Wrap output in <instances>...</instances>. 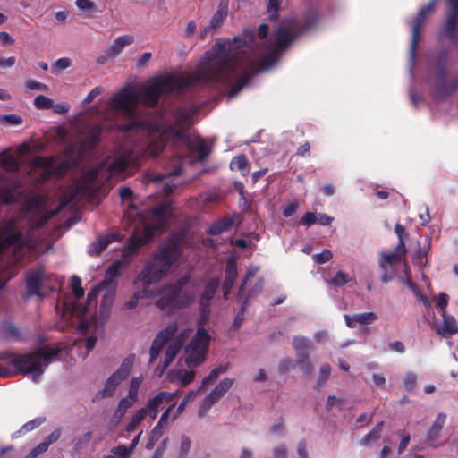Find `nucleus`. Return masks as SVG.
I'll return each mask as SVG.
<instances>
[{
    "label": "nucleus",
    "instance_id": "nucleus-1",
    "mask_svg": "<svg viewBox=\"0 0 458 458\" xmlns=\"http://www.w3.org/2000/svg\"><path fill=\"white\" fill-rule=\"evenodd\" d=\"M140 102L139 94L125 87L108 100V106L116 113H122L131 121L119 125V130L128 134L132 140V147L125 148L109 165L111 173L124 172L129 165H137L141 159L158 156L165 148L161 138L157 140L148 138L150 123L136 118L135 108Z\"/></svg>",
    "mask_w": 458,
    "mask_h": 458
},
{
    "label": "nucleus",
    "instance_id": "nucleus-2",
    "mask_svg": "<svg viewBox=\"0 0 458 458\" xmlns=\"http://www.w3.org/2000/svg\"><path fill=\"white\" fill-rule=\"evenodd\" d=\"M243 38L236 36L233 39H219L212 47L217 44L223 46L219 53L224 56L225 65L221 67V78L212 80L211 83L232 84L237 78V82L232 86L228 92V98H233L250 81L253 75L267 70L276 64L280 52L273 47L262 57L255 58L254 55H245L241 49L246 45V38L250 41L255 39V33L244 30Z\"/></svg>",
    "mask_w": 458,
    "mask_h": 458
},
{
    "label": "nucleus",
    "instance_id": "nucleus-3",
    "mask_svg": "<svg viewBox=\"0 0 458 458\" xmlns=\"http://www.w3.org/2000/svg\"><path fill=\"white\" fill-rule=\"evenodd\" d=\"M222 48L223 46L217 44L213 49L206 52L191 75L165 74L156 78L152 84L143 89L139 94L140 101L153 107L158 103L162 93L180 92L190 85L208 84L212 80L221 78V67L226 61L218 52Z\"/></svg>",
    "mask_w": 458,
    "mask_h": 458
},
{
    "label": "nucleus",
    "instance_id": "nucleus-4",
    "mask_svg": "<svg viewBox=\"0 0 458 458\" xmlns=\"http://www.w3.org/2000/svg\"><path fill=\"white\" fill-rule=\"evenodd\" d=\"M180 254L181 247L178 242L170 239L161 244L153 253L152 259L146 262L134 283L141 282L144 289H147L149 285L159 282L167 275Z\"/></svg>",
    "mask_w": 458,
    "mask_h": 458
},
{
    "label": "nucleus",
    "instance_id": "nucleus-5",
    "mask_svg": "<svg viewBox=\"0 0 458 458\" xmlns=\"http://www.w3.org/2000/svg\"><path fill=\"white\" fill-rule=\"evenodd\" d=\"M195 112L196 109L189 110L184 106L177 107L171 113L172 122L164 125V132L168 134L174 143L182 142L189 148L192 155L197 154L198 161L203 162L208 157L210 149L204 143L203 140H200L196 146H193L189 132L192 125V115Z\"/></svg>",
    "mask_w": 458,
    "mask_h": 458
},
{
    "label": "nucleus",
    "instance_id": "nucleus-6",
    "mask_svg": "<svg viewBox=\"0 0 458 458\" xmlns=\"http://www.w3.org/2000/svg\"><path fill=\"white\" fill-rule=\"evenodd\" d=\"M62 352L59 344L54 347H40L35 352L16 355L10 351L0 352V360H7L9 366L16 369L22 375L34 374L33 380L44 373V367H47L51 360L57 357Z\"/></svg>",
    "mask_w": 458,
    "mask_h": 458
},
{
    "label": "nucleus",
    "instance_id": "nucleus-7",
    "mask_svg": "<svg viewBox=\"0 0 458 458\" xmlns=\"http://www.w3.org/2000/svg\"><path fill=\"white\" fill-rule=\"evenodd\" d=\"M190 281V276L184 275L174 283L163 285L157 293L160 296L155 301L156 307L160 310L169 309L171 310L189 307L194 300L193 293L186 288Z\"/></svg>",
    "mask_w": 458,
    "mask_h": 458
},
{
    "label": "nucleus",
    "instance_id": "nucleus-8",
    "mask_svg": "<svg viewBox=\"0 0 458 458\" xmlns=\"http://www.w3.org/2000/svg\"><path fill=\"white\" fill-rule=\"evenodd\" d=\"M209 341L210 335L208 331L204 327L198 328L185 349L188 353L186 358L188 366H198L205 360Z\"/></svg>",
    "mask_w": 458,
    "mask_h": 458
},
{
    "label": "nucleus",
    "instance_id": "nucleus-9",
    "mask_svg": "<svg viewBox=\"0 0 458 458\" xmlns=\"http://www.w3.org/2000/svg\"><path fill=\"white\" fill-rule=\"evenodd\" d=\"M134 354H131L123 360L118 369L107 378L105 384V387L96 394L93 401L111 397L114 395L117 386L129 376L134 362Z\"/></svg>",
    "mask_w": 458,
    "mask_h": 458
},
{
    "label": "nucleus",
    "instance_id": "nucleus-10",
    "mask_svg": "<svg viewBox=\"0 0 458 458\" xmlns=\"http://www.w3.org/2000/svg\"><path fill=\"white\" fill-rule=\"evenodd\" d=\"M297 27L296 18L284 19L276 31L273 48L278 52L287 48L300 36L297 35Z\"/></svg>",
    "mask_w": 458,
    "mask_h": 458
},
{
    "label": "nucleus",
    "instance_id": "nucleus-11",
    "mask_svg": "<svg viewBox=\"0 0 458 458\" xmlns=\"http://www.w3.org/2000/svg\"><path fill=\"white\" fill-rule=\"evenodd\" d=\"M45 270L42 267L30 268L25 273V299L45 297Z\"/></svg>",
    "mask_w": 458,
    "mask_h": 458
},
{
    "label": "nucleus",
    "instance_id": "nucleus-12",
    "mask_svg": "<svg viewBox=\"0 0 458 458\" xmlns=\"http://www.w3.org/2000/svg\"><path fill=\"white\" fill-rule=\"evenodd\" d=\"M219 285L220 279L218 277H213L207 282L199 301V325L205 324L208 319L210 314L211 301L214 299Z\"/></svg>",
    "mask_w": 458,
    "mask_h": 458
},
{
    "label": "nucleus",
    "instance_id": "nucleus-13",
    "mask_svg": "<svg viewBox=\"0 0 458 458\" xmlns=\"http://www.w3.org/2000/svg\"><path fill=\"white\" fill-rule=\"evenodd\" d=\"M458 90V72L446 82V68L443 65L437 69V80L435 95L438 99H445Z\"/></svg>",
    "mask_w": 458,
    "mask_h": 458
},
{
    "label": "nucleus",
    "instance_id": "nucleus-14",
    "mask_svg": "<svg viewBox=\"0 0 458 458\" xmlns=\"http://www.w3.org/2000/svg\"><path fill=\"white\" fill-rule=\"evenodd\" d=\"M177 331V322H172L168 326H166L163 330L158 332V334L153 340L149 349V363L154 362V360L158 357V355L162 352L165 345L172 339V337L176 334Z\"/></svg>",
    "mask_w": 458,
    "mask_h": 458
},
{
    "label": "nucleus",
    "instance_id": "nucleus-15",
    "mask_svg": "<svg viewBox=\"0 0 458 458\" xmlns=\"http://www.w3.org/2000/svg\"><path fill=\"white\" fill-rule=\"evenodd\" d=\"M163 226V222L156 226H146L141 236H130L127 241L126 251L129 254L136 253L140 248L149 243L153 240L155 233L162 231Z\"/></svg>",
    "mask_w": 458,
    "mask_h": 458
},
{
    "label": "nucleus",
    "instance_id": "nucleus-16",
    "mask_svg": "<svg viewBox=\"0 0 458 458\" xmlns=\"http://www.w3.org/2000/svg\"><path fill=\"white\" fill-rule=\"evenodd\" d=\"M435 7L434 3H428L426 6L422 7L413 20L412 24V36L411 41L410 51L412 56L415 55L416 49L420 39V30L424 21L428 16L433 12Z\"/></svg>",
    "mask_w": 458,
    "mask_h": 458
},
{
    "label": "nucleus",
    "instance_id": "nucleus-17",
    "mask_svg": "<svg viewBox=\"0 0 458 458\" xmlns=\"http://www.w3.org/2000/svg\"><path fill=\"white\" fill-rule=\"evenodd\" d=\"M180 394V391L166 392L161 391L157 393L153 398H150L146 406L142 409H146V415H148L150 419L155 420L157 416L159 409L165 403L172 402L176 396Z\"/></svg>",
    "mask_w": 458,
    "mask_h": 458
},
{
    "label": "nucleus",
    "instance_id": "nucleus-18",
    "mask_svg": "<svg viewBox=\"0 0 458 458\" xmlns=\"http://www.w3.org/2000/svg\"><path fill=\"white\" fill-rule=\"evenodd\" d=\"M32 163L35 167L43 169L38 178L40 182L50 180L55 174L62 172L64 169L63 164L55 167L54 157H36Z\"/></svg>",
    "mask_w": 458,
    "mask_h": 458
},
{
    "label": "nucleus",
    "instance_id": "nucleus-19",
    "mask_svg": "<svg viewBox=\"0 0 458 458\" xmlns=\"http://www.w3.org/2000/svg\"><path fill=\"white\" fill-rule=\"evenodd\" d=\"M319 17L320 13L318 8L314 5L309 6L301 19L296 18V21L298 22V27L296 28L297 35L301 36L315 28Z\"/></svg>",
    "mask_w": 458,
    "mask_h": 458
},
{
    "label": "nucleus",
    "instance_id": "nucleus-20",
    "mask_svg": "<svg viewBox=\"0 0 458 458\" xmlns=\"http://www.w3.org/2000/svg\"><path fill=\"white\" fill-rule=\"evenodd\" d=\"M237 274L236 261L232 258L226 263L225 280L222 285L225 299H227L228 294L233 287Z\"/></svg>",
    "mask_w": 458,
    "mask_h": 458
},
{
    "label": "nucleus",
    "instance_id": "nucleus-21",
    "mask_svg": "<svg viewBox=\"0 0 458 458\" xmlns=\"http://www.w3.org/2000/svg\"><path fill=\"white\" fill-rule=\"evenodd\" d=\"M344 317L347 327L350 328H354L358 324L369 325L377 319V315L372 311L355 315L345 314Z\"/></svg>",
    "mask_w": 458,
    "mask_h": 458
},
{
    "label": "nucleus",
    "instance_id": "nucleus-22",
    "mask_svg": "<svg viewBox=\"0 0 458 458\" xmlns=\"http://www.w3.org/2000/svg\"><path fill=\"white\" fill-rule=\"evenodd\" d=\"M171 207V203L169 201H165L158 204L156 207H153L149 209V213L151 216L155 219V222L148 226H156L159 223L163 222L164 226L162 227V231L165 228L167 225L166 221V213L168 212Z\"/></svg>",
    "mask_w": 458,
    "mask_h": 458
},
{
    "label": "nucleus",
    "instance_id": "nucleus-23",
    "mask_svg": "<svg viewBox=\"0 0 458 458\" xmlns=\"http://www.w3.org/2000/svg\"><path fill=\"white\" fill-rule=\"evenodd\" d=\"M134 42V38L130 35H123L114 39L111 47L106 50V55L110 58L118 56L126 46Z\"/></svg>",
    "mask_w": 458,
    "mask_h": 458
},
{
    "label": "nucleus",
    "instance_id": "nucleus-24",
    "mask_svg": "<svg viewBox=\"0 0 458 458\" xmlns=\"http://www.w3.org/2000/svg\"><path fill=\"white\" fill-rule=\"evenodd\" d=\"M87 310L88 306L81 302L73 301L71 305L72 314L80 319L78 330L81 333H86L89 327V322L83 318Z\"/></svg>",
    "mask_w": 458,
    "mask_h": 458
},
{
    "label": "nucleus",
    "instance_id": "nucleus-25",
    "mask_svg": "<svg viewBox=\"0 0 458 458\" xmlns=\"http://www.w3.org/2000/svg\"><path fill=\"white\" fill-rule=\"evenodd\" d=\"M446 415L445 413H438L437 418L435 419L433 424L429 428L427 433V442L430 445H433L436 440H437L441 435V431L445 423Z\"/></svg>",
    "mask_w": 458,
    "mask_h": 458
},
{
    "label": "nucleus",
    "instance_id": "nucleus-26",
    "mask_svg": "<svg viewBox=\"0 0 458 458\" xmlns=\"http://www.w3.org/2000/svg\"><path fill=\"white\" fill-rule=\"evenodd\" d=\"M182 342L181 341H171L168 344L165 358L163 360V364L161 366V373H163L167 367L172 363V361L175 359L176 355L182 350Z\"/></svg>",
    "mask_w": 458,
    "mask_h": 458
},
{
    "label": "nucleus",
    "instance_id": "nucleus-27",
    "mask_svg": "<svg viewBox=\"0 0 458 458\" xmlns=\"http://www.w3.org/2000/svg\"><path fill=\"white\" fill-rule=\"evenodd\" d=\"M228 0H221L216 12L213 14L209 25L214 29L219 28L224 23L228 13Z\"/></svg>",
    "mask_w": 458,
    "mask_h": 458
},
{
    "label": "nucleus",
    "instance_id": "nucleus-28",
    "mask_svg": "<svg viewBox=\"0 0 458 458\" xmlns=\"http://www.w3.org/2000/svg\"><path fill=\"white\" fill-rule=\"evenodd\" d=\"M457 26H458V17L447 13L446 19L442 25V33L446 35V37L452 42H455L457 39V37H456Z\"/></svg>",
    "mask_w": 458,
    "mask_h": 458
},
{
    "label": "nucleus",
    "instance_id": "nucleus-29",
    "mask_svg": "<svg viewBox=\"0 0 458 458\" xmlns=\"http://www.w3.org/2000/svg\"><path fill=\"white\" fill-rule=\"evenodd\" d=\"M293 347L296 352V356L302 357L303 355L309 354V351L311 349L310 341L302 335H295L293 338Z\"/></svg>",
    "mask_w": 458,
    "mask_h": 458
},
{
    "label": "nucleus",
    "instance_id": "nucleus-30",
    "mask_svg": "<svg viewBox=\"0 0 458 458\" xmlns=\"http://www.w3.org/2000/svg\"><path fill=\"white\" fill-rule=\"evenodd\" d=\"M233 225V218L232 217H224L220 220L213 223L208 230V233L210 235H220L224 232L228 231Z\"/></svg>",
    "mask_w": 458,
    "mask_h": 458
},
{
    "label": "nucleus",
    "instance_id": "nucleus-31",
    "mask_svg": "<svg viewBox=\"0 0 458 458\" xmlns=\"http://www.w3.org/2000/svg\"><path fill=\"white\" fill-rule=\"evenodd\" d=\"M233 379L225 378L219 382V384L208 394L213 400L217 403L225 393L232 387Z\"/></svg>",
    "mask_w": 458,
    "mask_h": 458
},
{
    "label": "nucleus",
    "instance_id": "nucleus-32",
    "mask_svg": "<svg viewBox=\"0 0 458 458\" xmlns=\"http://www.w3.org/2000/svg\"><path fill=\"white\" fill-rule=\"evenodd\" d=\"M383 427V421L377 422L372 430L360 439V445L368 446L369 444L377 441L381 437V431Z\"/></svg>",
    "mask_w": 458,
    "mask_h": 458
},
{
    "label": "nucleus",
    "instance_id": "nucleus-33",
    "mask_svg": "<svg viewBox=\"0 0 458 458\" xmlns=\"http://www.w3.org/2000/svg\"><path fill=\"white\" fill-rule=\"evenodd\" d=\"M439 334L445 335V334L454 335L458 334V327L456 326V320L453 316L443 314V327L441 330H438Z\"/></svg>",
    "mask_w": 458,
    "mask_h": 458
},
{
    "label": "nucleus",
    "instance_id": "nucleus-34",
    "mask_svg": "<svg viewBox=\"0 0 458 458\" xmlns=\"http://www.w3.org/2000/svg\"><path fill=\"white\" fill-rule=\"evenodd\" d=\"M230 168L241 171L243 175L248 174L250 169L247 157L244 154L234 157L230 163Z\"/></svg>",
    "mask_w": 458,
    "mask_h": 458
},
{
    "label": "nucleus",
    "instance_id": "nucleus-35",
    "mask_svg": "<svg viewBox=\"0 0 458 458\" xmlns=\"http://www.w3.org/2000/svg\"><path fill=\"white\" fill-rule=\"evenodd\" d=\"M149 291L148 289H143L141 291H137L133 293V295L130 298V300L126 301L123 308L124 310H131L137 307L138 301L140 299L147 298L149 296Z\"/></svg>",
    "mask_w": 458,
    "mask_h": 458
},
{
    "label": "nucleus",
    "instance_id": "nucleus-36",
    "mask_svg": "<svg viewBox=\"0 0 458 458\" xmlns=\"http://www.w3.org/2000/svg\"><path fill=\"white\" fill-rule=\"evenodd\" d=\"M97 178L96 171L90 170L88 171L83 175V182L78 188V190L82 193H87L92 190L93 183Z\"/></svg>",
    "mask_w": 458,
    "mask_h": 458
},
{
    "label": "nucleus",
    "instance_id": "nucleus-37",
    "mask_svg": "<svg viewBox=\"0 0 458 458\" xmlns=\"http://www.w3.org/2000/svg\"><path fill=\"white\" fill-rule=\"evenodd\" d=\"M0 200L4 204L14 203L17 200L15 189L11 186L0 187Z\"/></svg>",
    "mask_w": 458,
    "mask_h": 458
},
{
    "label": "nucleus",
    "instance_id": "nucleus-38",
    "mask_svg": "<svg viewBox=\"0 0 458 458\" xmlns=\"http://www.w3.org/2000/svg\"><path fill=\"white\" fill-rule=\"evenodd\" d=\"M164 432V428H160L159 425H156L149 433L148 439L146 443V449H153Z\"/></svg>",
    "mask_w": 458,
    "mask_h": 458
},
{
    "label": "nucleus",
    "instance_id": "nucleus-39",
    "mask_svg": "<svg viewBox=\"0 0 458 458\" xmlns=\"http://www.w3.org/2000/svg\"><path fill=\"white\" fill-rule=\"evenodd\" d=\"M228 364L220 365L212 369L209 374L202 379V386H207L213 381H215L221 374L225 373L228 369Z\"/></svg>",
    "mask_w": 458,
    "mask_h": 458
},
{
    "label": "nucleus",
    "instance_id": "nucleus-40",
    "mask_svg": "<svg viewBox=\"0 0 458 458\" xmlns=\"http://www.w3.org/2000/svg\"><path fill=\"white\" fill-rule=\"evenodd\" d=\"M146 416V409H140L131 418V421L126 426V431L131 433L135 431L137 427L141 423Z\"/></svg>",
    "mask_w": 458,
    "mask_h": 458
},
{
    "label": "nucleus",
    "instance_id": "nucleus-41",
    "mask_svg": "<svg viewBox=\"0 0 458 458\" xmlns=\"http://www.w3.org/2000/svg\"><path fill=\"white\" fill-rule=\"evenodd\" d=\"M195 371L193 370H178L175 372V378L180 382L182 386H187L190 383L194 380Z\"/></svg>",
    "mask_w": 458,
    "mask_h": 458
},
{
    "label": "nucleus",
    "instance_id": "nucleus-42",
    "mask_svg": "<svg viewBox=\"0 0 458 458\" xmlns=\"http://www.w3.org/2000/svg\"><path fill=\"white\" fill-rule=\"evenodd\" d=\"M122 267V261L116 260L113 262L107 268L105 279L106 281H114L120 276V270Z\"/></svg>",
    "mask_w": 458,
    "mask_h": 458
},
{
    "label": "nucleus",
    "instance_id": "nucleus-43",
    "mask_svg": "<svg viewBox=\"0 0 458 458\" xmlns=\"http://www.w3.org/2000/svg\"><path fill=\"white\" fill-rule=\"evenodd\" d=\"M33 104L35 107L39 110H48L54 106L53 99L44 95L37 96L33 100Z\"/></svg>",
    "mask_w": 458,
    "mask_h": 458
},
{
    "label": "nucleus",
    "instance_id": "nucleus-44",
    "mask_svg": "<svg viewBox=\"0 0 458 458\" xmlns=\"http://www.w3.org/2000/svg\"><path fill=\"white\" fill-rule=\"evenodd\" d=\"M71 287L76 298L75 301L80 302L79 300L84 296V290L81 285V280L78 276H72Z\"/></svg>",
    "mask_w": 458,
    "mask_h": 458
},
{
    "label": "nucleus",
    "instance_id": "nucleus-45",
    "mask_svg": "<svg viewBox=\"0 0 458 458\" xmlns=\"http://www.w3.org/2000/svg\"><path fill=\"white\" fill-rule=\"evenodd\" d=\"M296 365L300 366L305 375H310L313 370V364L309 354L298 357Z\"/></svg>",
    "mask_w": 458,
    "mask_h": 458
},
{
    "label": "nucleus",
    "instance_id": "nucleus-46",
    "mask_svg": "<svg viewBox=\"0 0 458 458\" xmlns=\"http://www.w3.org/2000/svg\"><path fill=\"white\" fill-rule=\"evenodd\" d=\"M401 259L402 258H401L400 253H395V252H393L390 254L382 253L381 259L379 260V265L382 268L385 269V266L386 264L392 265L394 263H398L401 261Z\"/></svg>",
    "mask_w": 458,
    "mask_h": 458
},
{
    "label": "nucleus",
    "instance_id": "nucleus-47",
    "mask_svg": "<svg viewBox=\"0 0 458 458\" xmlns=\"http://www.w3.org/2000/svg\"><path fill=\"white\" fill-rule=\"evenodd\" d=\"M45 421V419L43 418H37L32 420L28 421L25 423L17 432L16 434H25L27 432H30L38 427H39L43 422Z\"/></svg>",
    "mask_w": 458,
    "mask_h": 458
},
{
    "label": "nucleus",
    "instance_id": "nucleus-48",
    "mask_svg": "<svg viewBox=\"0 0 458 458\" xmlns=\"http://www.w3.org/2000/svg\"><path fill=\"white\" fill-rule=\"evenodd\" d=\"M111 452L119 458H130L133 454L131 447L124 445H119L112 448Z\"/></svg>",
    "mask_w": 458,
    "mask_h": 458
},
{
    "label": "nucleus",
    "instance_id": "nucleus-49",
    "mask_svg": "<svg viewBox=\"0 0 458 458\" xmlns=\"http://www.w3.org/2000/svg\"><path fill=\"white\" fill-rule=\"evenodd\" d=\"M330 374H331V366L327 363L323 364L320 367L319 376H318V382H317V385L318 387H321L322 386H324V384L329 378Z\"/></svg>",
    "mask_w": 458,
    "mask_h": 458
},
{
    "label": "nucleus",
    "instance_id": "nucleus-50",
    "mask_svg": "<svg viewBox=\"0 0 458 458\" xmlns=\"http://www.w3.org/2000/svg\"><path fill=\"white\" fill-rule=\"evenodd\" d=\"M215 403L216 402L213 400V398L208 394L201 402L198 411L199 416L200 418L204 417Z\"/></svg>",
    "mask_w": 458,
    "mask_h": 458
},
{
    "label": "nucleus",
    "instance_id": "nucleus-51",
    "mask_svg": "<svg viewBox=\"0 0 458 458\" xmlns=\"http://www.w3.org/2000/svg\"><path fill=\"white\" fill-rule=\"evenodd\" d=\"M259 268L257 267H250L247 272H246V275L242 280V283L239 288V292H238V297L239 298H242V295L244 294V287L245 285L247 284L248 281L252 278L256 273L258 272Z\"/></svg>",
    "mask_w": 458,
    "mask_h": 458
},
{
    "label": "nucleus",
    "instance_id": "nucleus-52",
    "mask_svg": "<svg viewBox=\"0 0 458 458\" xmlns=\"http://www.w3.org/2000/svg\"><path fill=\"white\" fill-rule=\"evenodd\" d=\"M350 277L347 274L338 271L335 276L331 279L330 284L334 286H343L350 281Z\"/></svg>",
    "mask_w": 458,
    "mask_h": 458
},
{
    "label": "nucleus",
    "instance_id": "nucleus-53",
    "mask_svg": "<svg viewBox=\"0 0 458 458\" xmlns=\"http://www.w3.org/2000/svg\"><path fill=\"white\" fill-rule=\"evenodd\" d=\"M22 123V118L20 115L10 114L0 115V123L10 125H19Z\"/></svg>",
    "mask_w": 458,
    "mask_h": 458
},
{
    "label": "nucleus",
    "instance_id": "nucleus-54",
    "mask_svg": "<svg viewBox=\"0 0 458 458\" xmlns=\"http://www.w3.org/2000/svg\"><path fill=\"white\" fill-rule=\"evenodd\" d=\"M191 442L188 437L182 436L181 437L179 458H186L187 457V454L191 449Z\"/></svg>",
    "mask_w": 458,
    "mask_h": 458
},
{
    "label": "nucleus",
    "instance_id": "nucleus-55",
    "mask_svg": "<svg viewBox=\"0 0 458 458\" xmlns=\"http://www.w3.org/2000/svg\"><path fill=\"white\" fill-rule=\"evenodd\" d=\"M280 5V0H268L267 13L270 20H276L277 12Z\"/></svg>",
    "mask_w": 458,
    "mask_h": 458
},
{
    "label": "nucleus",
    "instance_id": "nucleus-56",
    "mask_svg": "<svg viewBox=\"0 0 458 458\" xmlns=\"http://www.w3.org/2000/svg\"><path fill=\"white\" fill-rule=\"evenodd\" d=\"M195 395L194 391H190L179 403L175 413L174 414V420L176 419L185 409V406L190 402V400Z\"/></svg>",
    "mask_w": 458,
    "mask_h": 458
},
{
    "label": "nucleus",
    "instance_id": "nucleus-57",
    "mask_svg": "<svg viewBox=\"0 0 458 458\" xmlns=\"http://www.w3.org/2000/svg\"><path fill=\"white\" fill-rule=\"evenodd\" d=\"M26 88L31 90H41V91H48L49 88L47 84L37 81L35 80H28L26 81Z\"/></svg>",
    "mask_w": 458,
    "mask_h": 458
},
{
    "label": "nucleus",
    "instance_id": "nucleus-58",
    "mask_svg": "<svg viewBox=\"0 0 458 458\" xmlns=\"http://www.w3.org/2000/svg\"><path fill=\"white\" fill-rule=\"evenodd\" d=\"M333 258L331 250L325 249L322 252L315 254L313 259L318 264H324Z\"/></svg>",
    "mask_w": 458,
    "mask_h": 458
},
{
    "label": "nucleus",
    "instance_id": "nucleus-59",
    "mask_svg": "<svg viewBox=\"0 0 458 458\" xmlns=\"http://www.w3.org/2000/svg\"><path fill=\"white\" fill-rule=\"evenodd\" d=\"M108 240H106L105 236H99L92 244L93 250L98 253H101L107 246Z\"/></svg>",
    "mask_w": 458,
    "mask_h": 458
},
{
    "label": "nucleus",
    "instance_id": "nucleus-60",
    "mask_svg": "<svg viewBox=\"0 0 458 458\" xmlns=\"http://www.w3.org/2000/svg\"><path fill=\"white\" fill-rule=\"evenodd\" d=\"M294 367V362L290 358L283 359L278 365L280 374H285Z\"/></svg>",
    "mask_w": 458,
    "mask_h": 458
},
{
    "label": "nucleus",
    "instance_id": "nucleus-61",
    "mask_svg": "<svg viewBox=\"0 0 458 458\" xmlns=\"http://www.w3.org/2000/svg\"><path fill=\"white\" fill-rule=\"evenodd\" d=\"M140 382H141L140 378H137V377L132 378V380L131 382L130 389H129V394H128L129 398H131L132 400H136Z\"/></svg>",
    "mask_w": 458,
    "mask_h": 458
},
{
    "label": "nucleus",
    "instance_id": "nucleus-62",
    "mask_svg": "<svg viewBox=\"0 0 458 458\" xmlns=\"http://www.w3.org/2000/svg\"><path fill=\"white\" fill-rule=\"evenodd\" d=\"M134 401L135 400H132L129 397L123 398L118 403L117 412H120L121 415H123L127 411V410L133 404Z\"/></svg>",
    "mask_w": 458,
    "mask_h": 458
},
{
    "label": "nucleus",
    "instance_id": "nucleus-63",
    "mask_svg": "<svg viewBox=\"0 0 458 458\" xmlns=\"http://www.w3.org/2000/svg\"><path fill=\"white\" fill-rule=\"evenodd\" d=\"M175 404L173 403L171 404L161 415L158 422L157 423V425H159L160 428L165 429V427L168 423V418H169V415H170V412L173 411V409L174 408Z\"/></svg>",
    "mask_w": 458,
    "mask_h": 458
},
{
    "label": "nucleus",
    "instance_id": "nucleus-64",
    "mask_svg": "<svg viewBox=\"0 0 458 458\" xmlns=\"http://www.w3.org/2000/svg\"><path fill=\"white\" fill-rule=\"evenodd\" d=\"M168 441H169L168 437H165L162 440L161 444L155 450L151 458H163L167 444H168Z\"/></svg>",
    "mask_w": 458,
    "mask_h": 458
}]
</instances>
